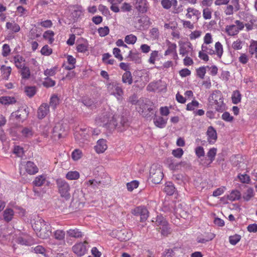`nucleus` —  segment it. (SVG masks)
Listing matches in <instances>:
<instances>
[{
  "instance_id": "obj_64",
  "label": "nucleus",
  "mask_w": 257,
  "mask_h": 257,
  "mask_svg": "<svg viewBox=\"0 0 257 257\" xmlns=\"http://www.w3.org/2000/svg\"><path fill=\"white\" fill-rule=\"evenodd\" d=\"M238 178H239L240 182H242V183L248 184L249 183L250 181L249 176L245 174H239L238 175Z\"/></svg>"
},
{
  "instance_id": "obj_58",
  "label": "nucleus",
  "mask_w": 257,
  "mask_h": 257,
  "mask_svg": "<svg viewBox=\"0 0 257 257\" xmlns=\"http://www.w3.org/2000/svg\"><path fill=\"white\" fill-rule=\"evenodd\" d=\"M199 105V102L197 100H193L191 102L187 104L186 109L187 110H194Z\"/></svg>"
},
{
  "instance_id": "obj_44",
  "label": "nucleus",
  "mask_w": 257,
  "mask_h": 257,
  "mask_svg": "<svg viewBox=\"0 0 257 257\" xmlns=\"http://www.w3.org/2000/svg\"><path fill=\"white\" fill-rule=\"evenodd\" d=\"M45 180L46 177L44 175H39L36 177L33 184L36 186H41L44 184Z\"/></svg>"
},
{
  "instance_id": "obj_63",
  "label": "nucleus",
  "mask_w": 257,
  "mask_h": 257,
  "mask_svg": "<svg viewBox=\"0 0 257 257\" xmlns=\"http://www.w3.org/2000/svg\"><path fill=\"white\" fill-rule=\"evenodd\" d=\"M98 32L100 36L104 37L109 34V29L107 26L101 27L98 29Z\"/></svg>"
},
{
  "instance_id": "obj_3",
  "label": "nucleus",
  "mask_w": 257,
  "mask_h": 257,
  "mask_svg": "<svg viewBox=\"0 0 257 257\" xmlns=\"http://www.w3.org/2000/svg\"><path fill=\"white\" fill-rule=\"evenodd\" d=\"M56 184L61 196L66 199H69L70 187L68 183L63 179H58L56 180Z\"/></svg>"
},
{
  "instance_id": "obj_50",
  "label": "nucleus",
  "mask_w": 257,
  "mask_h": 257,
  "mask_svg": "<svg viewBox=\"0 0 257 257\" xmlns=\"http://www.w3.org/2000/svg\"><path fill=\"white\" fill-rule=\"evenodd\" d=\"M42 84L44 87L49 88L54 86L56 84V82L50 77H46L44 78Z\"/></svg>"
},
{
  "instance_id": "obj_8",
  "label": "nucleus",
  "mask_w": 257,
  "mask_h": 257,
  "mask_svg": "<svg viewBox=\"0 0 257 257\" xmlns=\"http://www.w3.org/2000/svg\"><path fill=\"white\" fill-rule=\"evenodd\" d=\"M179 53L182 56H193V49L190 42H185L180 45Z\"/></svg>"
},
{
  "instance_id": "obj_5",
  "label": "nucleus",
  "mask_w": 257,
  "mask_h": 257,
  "mask_svg": "<svg viewBox=\"0 0 257 257\" xmlns=\"http://www.w3.org/2000/svg\"><path fill=\"white\" fill-rule=\"evenodd\" d=\"M244 27L243 23L239 20H236L234 22V24L226 26L225 30L228 36H233L236 35L239 31L242 30Z\"/></svg>"
},
{
  "instance_id": "obj_62",
  "label": "nucleus",
  "mask_w": 257,
  "mask_h": 257,
  "mask_svg": "<svg viewBox=\"0 0 257 257\" xmlns=\"http://www.w3.org/2000/svg\"><path fill=\"white\" fill-rule=\"evenodd\" d=\"M213 43V39L210 33H207L205 34L203 38V43L202 45L212 44Z\"/></svg>"
},
{
  "instance_id": "obj_19",
  "label": "nucleus",
  "mask_w": 257,
  "mask_h": 257,
  "mask_svg": "<svg viewBox=\"0 0 257 257\" xmlns=\"http://www.w3.org/2000/svg\"><path fill=\"white\" fill-rule=\"evenodd\" d=\"M49 112V106L47 103H43L39 107L37 115L39 119H43Z\"/></svg>"
},
{
  "instance_id": "obj_22",
  "label": "nucleus",
  "mask_w": 257,
  "mask_h": 257,
  "mask_svg": "<svg viewBox=\"0 0 257 257\" xmlns=\"http://www.w3.org/2000/svg\"><path fill=\"white\" fill-rule=\"evenodd\" d=\"M110 119V115H108L107 113H105L96 118V122L99 125L104 126L111 121Z\"/></svg>"
},
{
  "instance_id": "obj_1",
  "label": "nucleus",
  "mask_w": 257,
  "mask_h": 257,
  "mask_svg": "<svg viewBox=\"0 0 257 257\" xmlns=\"http://www.w3.org/2000/svg\"><path fill=\"white\" fill-rule=\"evenodd\" d=\"M106 86L107 91L111 95H114L118 100L122 99L123 90L120 83L112 82L107 84Z\"/></svg>"
},
{
  "instance_id": "obj_56",
  "label": "nucleus",
  "mask_w": 257,
  "mask_h": 257,
  "mask_svg": "<svg viewBox=\"0 0 257 257\" xmlns=\"http://www.w3.org/2000/svg\"><path fill=\"white\" fill-rule=\"evenodd\" d=\"M25 92L30 97H33L36 93V88L33 86H28L25 88Z\"/></svg>"
},
{
  "instance_id": "obj_51",
  "label": "nucleus",
  "mask_w": 257,
  "mask_h": 257,
  "mask_svg": "<svg viewBox=\"0 0 257 257\" xmlns=\"http://www.w3.org/2000/svg\"><path fill=\"white\" fill-rule=\"evenodd\" d=\"M159 57V52L158 51H153L151 54L150 58L148 60L149 63L150 64H154L155 61Z\"/></svg>"
},
{
  "instance_id": "obj_41",
  "label": "nucleus",
  "mask_w": 257,
  "mask_h": 257,
  "mask_svg": "<svg viewBox=\"0 0 257 257\" xmlns=\"http://www.w3.org/2000/svg\"><path fill=\"white\" fill-rule=\"evenodd\" d=\"M155 219V224L158 226L162 227L168 225V221L162 215H158Z\"/></svg>"
},
{
  "instance_id": "obj_35",
  "label": "nucleus",
  "mask_w": 257,
  "mask_h": 257,
  "mask_svg": "<svg viewBox=\"0 0 257 257\" xmlns=\"http://www.w3.org/2000/svg\"><path fill=\"white\" fill-rule=\"evenodd\" d=\"M254 195L253 189L252 188H248L243 193L242 198L246 201H249Z\"/></svg>"
},
{
  "instance_id": "obj_7",
  "label": "nucleus",
  "mask_w": 257,
  "mask_h": 257,
  "mask_svg": "<svg viewBox=\"0 0 257 257\" xmlns=\"http://www.w3.org/2000/svg\"><path fill=\"white\" fill-rule=\"evenodd\" d=\"M87 244L88 242L86 240L84 241L83 242H77L72 246V251L77 256H83L87 252V249L86 245Z\"/></svg>"
},
{
  "instance_id": "obj_45",
  "label": "nucleus",
  "mask_w": 257,
  "mask_h": 257,
  "mask_svg": "<svg viewBox=\"0 0 257 257\" xmlns=\"http://www.w3.org/2000/svg\"><path fill=\"white\" fill-rule=\"evenodd\" d=\"M21 75L23 79H28L30 76V70L29 67L24 66L21 68Z\"/></svg>"
},
{
  "instance_id": "obj_32",
  "label": "nucleus",
  "mask_w": 257,
  "mask_h": 257,
  "mask_svg": "<svg viewBox=\"0 0 257 257\" xmlns=\"http://www.w3.org/2000/svg\"><path fill=\"white\" fill-rule=\"evenodd\" d=\"M122 81L123 83L131 85L133 83V77L130 71H126L122 76Z\"/></svg>"
},
{
  "instance_id": "obj_10",
  "label": "nucleus",
  "mask_w": 257,
  "mask_h": 257,
  "mask_svg": "<svg viewBox=\"0 0 257 257\" xmlns=\"http://www.w3.org/2000/svg\"><path fill=\"white\" fill-rule=\"evenodd\" d=\"M185 17L189 20L197 22L201 17V12L194 7H189L186 9Z\"/></svg>"
},
{
  "instance_id": "obj_14",
  "label": "nucleus",
  "mask_w": 257,
  "mask_h": 257,
  "mask_svg": "<svg viewBox=\"0 0 257 257\" xmlns=\"http://www.w3.org/2000/svg\"><path fill=\"white\" fill-rule=\"evenodd\" d=\"M26 172L30 175H34L39 171L38 167L31 161H28L22 165Z\"/></svg>"
},
{
  "instance_id": "obj_38",
  "label": "nucleus",
  "mask_w": 257,
  "mask_h": 257,
  "mask_svg": "<svg viewBox=\"0 0 257 257\" xmlns=\"http://www.w3.org/2000/svg\"><path fill=\"white\" fill-rule=\"evenodd\" d=\"M14 61L16 66L18 68H21L24 65L23 62L25 61L23 57L20 55H17L14 57Z\"/></svg>"
},
{
  "instance_id": "obj_27",
  "label": "nucleus",
  "mask_w": 257,
  "mask_h": 257,
  "mask_svg": "<svg viewBox=\"0 0 257 257\" xmlns=\"http://www.w3.org/2000/svg\"><path fill=\"white\" fill-rule=\"evenodd\" d=\"M64 130L62 128V125L61 123H57L53 128V134L55 137H57L60 139L62 136Z\"/></svg>"
},
{
  "instance_id": "obj_4",
  "label": "nucleus",
  "mask_w": 257,
  "mask_h": 257,
  "mask_svg": "<svg viewBox=\"0 0 257 257\" xmlns=\"http://www.w3.org/2000/svg\"><path fill=\"white\" fill-rule=\"evenodd\" d=\"M150 176L152 181L155 184L159 183L163 178L162 168L157 165H153L150 170Z\"/></svg>"
},
{
  "instance_id": "obj_48",
  "label": "nucleus",
  "mask_w": 257,
  "mask_h": 257,
  "mask_svg": "<svg viewBox=\"0 0 257 257\" xmlns=\"http://www.w3.org/2000/svg\"><path fill=\"white\" fill-rule=\"evenodd\" d=\"M57 67L55 66L50 69H47L44 70V74L46 76V77L53 76L56 74L57 71Z\"/></svg>"
},
{
  "instance_id": "obj_49",
  "label": "nucleus",
  "mask_w": 257,
  "mask_h": 257,
  "mask_svg": "<svg viewBox=\"0 0 257 257\" xmlns=\"http://www.w3.org/2000/svg\"><path fill=\"white\" fill-rule=\"evenodd\" d=\"M212 10L209 8H205L203 9L202 15L204 19L210 20L212 18Z\"/></svg>"
},
{
  "instance_id": "obj_23",
  "label": "nucleus",
  "mask_w": 257,
  "mask_h": 257,
  "mask_svg": "<svg viewBox=\"0 0 257 257\" xmlns=\"http://www.w3.org/2000/svg\"><path fill=\"white\" fill-rule=\"evenodd\" d=\"M167 118H164L162 116H159L155 117L153 118L154 124L158 127L162 128L165 127L167 122Z\"/></svg>"
},
{
  "instance_id": "obj_31",
  "label": "nucleus",
  "mask_w": 257,
  "mask_h": 257,
  "mask_svg": "<svg viewBox=\"0 0 257 257\" xmlns=\"http://www.w3.org/2000/svg\"><path fill=\"white\" fill-rule=\"evenodd\" d=\"M161 4L164 9L168 10L172 6L178 5V2L177 0H162Z\"/></svg>"
},
{
  "instance_id": "obj_46",
  "label": "nucleus",
  "mask_w": 257,
  "mask_h": 257,
  "mask_svg": "<svg viewBox=\"0 0 257 257\" xmlns=\"http://www.w3.org/2000/svg\"><path fill=\"white\" fill-rule=\"evenodd\" d=\"M176 48L177 45L176 44L169 43L168 45V48L165 52V55L166 56L170 55L172 53H175V55L177 56Z\"/></svg>"
},
{
  "instance_id": "obj_9",
  "label": "nucleus",
  "mask_w": 257,
  "mask_h": 257,
  "mask_svg": "<svg viewBox=\"0 0 257 257\" xmlns=\"http://www.w3.org/2000/svg\"><path fill=\"white\" fill-rule=\"evenodd\" d=\"M132 213L136 216H140V221H145L149 217V211L144 206H140L135 208L132 211Z\"/></svg>"
},
{
  "instance_id": "obj_61",
  "label": "nucleus",
  "mask_w": 257,
  "mask_h": 257,
  "mask_svg": "<svg viewBox=\"0 0 257 257\" xmlns=\"http://www.w3.org/2000/svg\"><path fill=\"white\" fill-rule=\"evenodd\" d=\"M243 42L240 39H237L232 44V48L236 50H240L242 48Z\"/></svg>"
},
{
  "instance_id": "obj_26",
  "label": "nucleus",
  "mask_w": 257,
  "mask_h": 257,
  "mask_svg": "<svg viewBox=\"0 0 257 257\" xmlns=\"http://www.w3.org/2000/svg\"><path fill=\"white\" fill-rule=\"evenodd\" d=\"M46 222L42 218H38V219L35 220V222L32 224V227L34 230V231L37 233L39 231L42 227L44 226V225H45Z\"/></svg>"
},
{
  "instance_id": "obj_29",
  "label": "nucleus",
  "mask_w": 257,
  "mask_h": 257,
  "mask_svg": "<svg viewBox=\"0 0 257 257\" xmlns=\"http://www.w3.org/2000/svg\"><path fill=\"white\" fill-rule=\"evenodd\" d=\"M214 105V108L217 111L223 112L226 109L225 104L223 102V99L218 100L215 102H212Z\"/></svg>"
},
{
  "instance_id": "obj_55",
  "label": "nucleus",
  "mask_w": 257,
  "mask_h": 257,
  "mask_svg": "<svg viewBox=\"0 0 257 257\" xmlns=\"http://www.w3.org/2000/svg\"><path fill=\"white\" fill-rule=\"evenodd\" d=\"M214 237V235L212 233L208 234V236L206 238H203L202 237H197V242L199 243H205L206 242H208L210 240L213 239Z\"/></svg>"
},
{
  "instance_id": "obj_12",
  "label": "nucleus",
  "mask_w": 257,
  "mask_h": 257,
  "mask_svg": "<svg viewBox=\"0 0 257 257\" xmlns=\"http://www.w3.org/2000/svg\"><path fill=\"white\" fill-rule=\"evenodd\" d=\"M113 233L115 234V237L121 241L128 240L132 236V232L126 229L117 230Z\"/></svg>"
},
{
  "instance_id": "obj_28",
  "label": "nucleus",
  "mask_w": 257,
  "mask_h": 257,
  "mask_svg": "<svg viewBox=\"0 0 257 257\" xmlns=\"http://www.w3.org/2000/svg\"><path fill=\"white\" fill-rule=\"evenodd\" d=\"M0 70L4 79L5 80H8L12 72L11 67L10 66H7L3 65L1 67Z\"/></svg>"
},
{
  "instance_id": "obj_15",
  "label": "nucleus",
  "mask_w": 257,
  "mask_h": 257,
  "mask_svg": "<svg viewBox=\"0 0 257 257\" xmlns=\"http://www.w3.org/2000/svg\"><path fill=\"white\" fill-rule=\"evenodd\" d=\"M232 5H228L224 10V13L226 15H231L233 14L234 10L237 11L239 10V0H231Z\"/></svg>"
},
{
  "instance_id": "obj_6",
  "label": "nucleus",
  "mask_w": 257,
  "mask_h": 257,
  "mask_svg": "<svg viewBox=\"0 0 257 257\" xmlns=\"http://www.w3.org/2000/svg\"><path fill=\"white\" fill-rule=\"evenodd\" d=\"M148 102L149 101L146 100L144 101V99H141L137 102V106L136 109L137 111L146 117H148V112H150L153 110V108L149 106Z\"/></svg>"
},
{
  "instance_id": "obj_2",
  "label": "nucleus",
  "mask_w": 257,
  "mask_h": 257,
  "mask_svg": "<svg viewBox=\"0 0 257 257\" xmlns=\"http://www.w3.org/2000/svg\"><path fill=\"white\" fill-rule=\"evenodd\" d=\"M201 50L211 55L216 54L219 58L221 57L223 53V46L219 42L215 43V50L211 44L202 45Z\"/></svg>"
},
{
  "instance_id": "obj_20",
  "label": "nucleus",
  "mask_w": 257,
  "mask_h": 257,
  "mask_svg": "<svg viewBox=\"0 0 257 257\" xmlns=\"http://www.w3.org/2000/svg\"><path fill=\"white\" fill-rule=\"evenodd\" d=\"M68 237L79 238L83 236L84 233L78 228H70L66 231Z\"/></svg>"
},
{
  "instance_id": "obj_47",
  "label": "nucleus",
  "mask_w": 257,
  "mask_h": 257,
  "mask_svg": "<svg viewBox=\"0 0 257 257\" xmlns=\"http://www.w3.org/2000/svg\"><path fill=\"white\" fill-rule=\"evenodd\" d=\"M54 36V33L52 31H51V30H48V31L45 32L43 34V37L45 39L48 40L49 43L50 44H52L53 42V41L54 40V38H53Z\"/></svg>"
},
{
  "instance_id": "obj_25",
  "label": "nucleus",
  "mask_w": 257,
  "mask_h": 257,
  "mask_svg": "<svg viewBox=\"0 0 257 257\" xmlns=\"http://www.w3.org/2000/svg\"><path fill=\"white\" fill-rule=\"evenodd\" d=\"M28 114V112L26 109H19L17 111L13 112L11 115L15 116L17 119H24Z\"/></svg>"
},
{
  "instance_id": "obj_43",
  "label": "nucleus",
  "mask_w": 257,
  "mask_h": 257,
  "mask_svg": "<svg viewBox=\"0 0 257 257\" xmlns=\"http://www.w3.org/2000/svg\"><path fill=\"white\" fill-rule=\"evenodd\" d=\"M54 238L58 240H63L65 238V232L63 230L58 229L53 232Z\"/></svg>"
},
{
  "instance_id": "obj_53",
  "label": "nucleus",
  "mask_w": 257,
  "mask_h": 257,
  "mask_svg": "<svg viewBox=\"0 0 257 257\" xmlns=\"http://www.w3.org/2000/svg\"><path fill=\"white\" fill-rule=\"evenodd\" d=\"M137 37L133 34L126 35L124 41L128 44H134L137 41Z\"/></svg>"
},
{
  "instance_id": "obj_33",
  "label": "nucleus",
  "mask_w": 257,
  "mask_h": 257,
  "mask_svg": "<svg viewBox=\"0 0 257 257\" xmlns=\"http://www.w3.org/2000/svg\"><path fill=\"white\" fill-rule=\"evenodd\" d=\"M240 198L241 193L239 191L236 190H232L227 196V199L231 201L239 200Z\"/></svg>"
},
{
  "instance_id": "obj_18",
  "label": "nucleus",
  "mask_w": 257,
  "mask_h": 257,
  "mask_svg": "<svg viewBox=\"0 0 257 257\" xmlns=\"http://www.w3.org/2000/svg\"><path fill=\"white\" fill-rule=\"evenodd\" d=\"M107 148L106 140L103 139L98 140L94 146V150L97 154L104 153Z\"/></svg>"
},
{
  "instance_id": "obj_21",
  "label": "nucleus",
  "mask_w": 257,
  "mask_h": 257,
  "mask_svg": "<svg viewBox=\"0 0 257 257\" xmlns=\"http://www.w3.org/2000/svg\"><path fill=\"white\" fill-rule=\"evenodd\" d=\"M207 140L210 144H214L217 140V133L215 130L211 126L208 128L207 131Z\"/></svg>"
},
{
  "instance_id": "obj_40",
  "label": "nucleus",
  "mask_w": 257,
  "mask_h": 257,
  "mask_svg": "<svg viewBox=\"0 0 257 257\" xmlns=\"http://www.w3.org/2000/svg\"><path fill=\"white\" fill-rule=\"evenodd\" d=\"M175 190V188L173 184L171 182H168L166 184L164 188V191L169 195L173 194Z\"/></svg>"
},
{
  "instance_id": "obj_16",
  "label": "nucleus",
  "mask_w": 257,
  "mask_h": 257,
  "mask_svg": "<svg viewBox=\"0 0 257 257\" xmlns=\"http://www.w3.org/2000/svg\"><path fill=\"white\" fill-rule=\"evenodd\" d=\"M216 153L217 149L216 148H213L210 149L207 154V156L208 159L205 160L204 161H203V160H201L202 161V164L204 166H209L214 160Z\"/></svg>"
},
{
  "instance_id": "obj_57",
  "label": "nucleus",
  "mask_w": 257,
  "mask_h": 257,
  "mask_svg": "<svg viewBox=\"0 0 257 257\" xmlns=\"http://www.w3.org/2000/svg\"><path fill=\"white\" fill-rule=\"evenodd\" d=\"M206 66H202L196 69L197 75L201 79H204L206 73Z\"/></svg>"
},
{
  "instance_id": "obj_52",
  "label": "nucleus",
  "mask_w": 257,
  "mask_h": 257,
  "mask_svg": "<svg viewBox=\"0 0 257 257\" xmlns=\"http://www.w3.org/2000/svg\"><path fill=\"white\" fill-rule=\"evenodd\" d=\"M22 136L25 138H31L33 136V131L31 128L24 127L21 131Z\"/></svg>"
},
{
  "instance_id": "obj_42",
  "label": "nucleus",
  "mask_w": 257,
  "mask_h": 257,
  "mask_svg": "<svg viewBox=\"0 0 257 257\" xmlns=\"http://www.w3.org/2000/svg\"><path fill=\"white\" fill-rule=\"evenodd\" d=\"M241 98V95L239 91L235 90L233 91L231 96L232 102L233 104H238L240 102Z\"/></svg>"
},
{
  "instance_id": "obj_36",
  "label": "nucleus",
  "mask_w": 257,
  "mask_h": 257,
  "mask_svg": "<svg viewBox=\"0 0 257 257\" xmlns=\"http://www.w3.org/2000/svg\"><path fill=\"white\" fill-rule=\"evenodd\" d=\"M223 98L222 93L219 90L214 91L209 97L210 102H215Z\"/></svg>"
},
{
  "instance_id": "obj_34",
  "label": "nucleus",
  "mask_w": 257,
  "mask_h": 257,
  "mask_svg": "<svg viewBox=\"0 0 257 257\" xmlns=\"http://www.w3.org/2000/svg\"><path fill=\"white\" fill-rule=\"evenodd\" d=\"M6 27L7 29L10 30L14 33H17L20 30V26L14 22L13 23L7 22Z\"/></svg>"
},
{
  "instance_id": "obj_30",
  "label": "nucleus",
  "mask_w": 257,
  "mask_h": 257,
  "mask_svg": "<svg viewBox=\"0 0 257 257\" xmlns=\"http://www.w3.org/2000/svg\"><path fill=\"white\" fill-rule=\"evenodd\" d=\"M16 102L14 97L9 96H2L0 97V103L4 105L14 104Z\"/></svg>"
},
{
  "instance_id": "obj_11",
  "label": "nucleus",
  "mask_w": 257,
  "mask_h": 257,
  "mask_svg": "<svg viewBox=\"0 0 257 257\" xmlns=\"http://www.w3.org/2000/svg\"><path fill=\"white\" fill-rule=\"evenodd\" d=\"M90 135V127H83L80 128L79 132L74 134L75 139L84 142L87 140Z\"/></svg>"
},
{
  "instance_id": "obj_54",
  "label": "nucleus",
  "mask_w": 257,
  "mask_h": 257,
  "mask_svg": "<svg viewBox=\"0 0 257 257\" xmlns=\"http://www.w3.org/2000/svg\"><path fill=\"white\" fill-rule=\"evenodd\" d=\"M161 229V234L164 236H167L168 234H170L171 232V229L170 227L169 226V224L163 226L162 227H159V228H157V229Z\"/></svg>"
},
{
  "instance_id": "obj_24",
  "label": "nucleus",
  "mask_w": 257,
  "mask_h": 257,
  "mask_svg": "<svg viewBox=\"0 0 257 257\" xmlns=\"http://www.w3.org/2000/svg\"><path fill=\"white\" fill-rule=\"evenodd\" d=\"M165 164L170 169L175 170L178 169L179 164L176 162L173 157H169L166 159Z\"/></svg>"
},
{
  "instance_id": "obj_13",
  "label": "nucleus",
  "mask_w": 257,
  "mask_h": 257,
  "mask_svg": "<svg viewBox=\"0 0 257 257\" xmlns=\"http://www.w3.org/2000/svg\"><path fill=\"white\" fill-rule=\"evenodd\" d=\"M51 226L48 223H46L44 226L42 227L41 230L38 231L37 235L42 239H46L48 238L51 234Z\"/></svg>"
},
{
  "instance_id": "obj_59",
  "label": "nucleus",
  "mask_w": 257,
  "mask_h": 257,
  "mask_svg": "<svg viewBox=\"0 0 257 257\" xmlns=\"http://www.w3.org/2000/svg\"><path fill=\"white\" fill-rule=\"evenodd\" d=\"M249 52L252 55L257 52V41H252L249 47Z\"/></svg>"
},
{
  "instance_id": "obj_60",
  "label": "nucleus",
  "mask_w": 257,
  "mask_h": 257,
  "mask_svg": "<svg viewBox=\"0 0 257 257\" xmlns=\"http://www.w3.org/2000/svg\"><path fill=\"white\" fill-rule=\"evenodd\" d=\"M82 155V153L81 151L79 149H75L72 153L71 156L74 160L77 161L81 158Z\"/></svg>"
},
{
  "instance_id": "obj_17",
  "label": "nucleus",
  "mask_w": 257,
  "mask_h": 257,
  "mask_svg": "<svg viewBox=\"0 0 257 257\" xmlns=\"http://www.w3.org/2000/svg\"><path fill=\"white\" fill-rule=\"evenodd\" d=\"M135 7L140 13L144 14L148 11V3L147 0H136Z\"/></svg>"
},
{
  "instance_id": "obj_37",
  "label": "nucleus",
  "mask_w": 257,
  "mask_h": 257,
  "mask_svg": "<svg viewBox=\"0 0 257 257\" xmlns=\"http://www.w3.org/2000/svg\"><path fill=\"white\" fill-rule=\"evenodd\" d=\"M14 212L13 209L7 208L4 212V218L7 222L10 221L13 218Z\"/></svg>"
},
{
  "instance_id": "obj_39",
  "label": "nucleus",
  "mask_w": 257,
  "mask_h": 257,
  "mask_svg": "<svg viewBox=\"0 0 257 257\" xmlns=\"http://www.w3.org/2000/svg\"><path fill=\"white\" fill-rule=\"evenodd\" d=\"M79 177V173L76 171H69L65 176L66 178L69 180H77Z\"/></svg>"
}]
</instances>
